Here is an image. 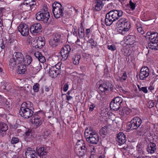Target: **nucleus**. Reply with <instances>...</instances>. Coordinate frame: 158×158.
Returning <instances> with one entry per match:
<instances>
[{
  "label": "nucleus",
  "mask_w": 158,
  "mask_h": 158,
  "mask_svg": "<svg viewBox=\"0 0 158 158\" xmlns=\"http://www.w3.org/2000/svg\"><path fill=\"white\" fill-rule=\"evenodd\" d=\"M39 84L38 83L35 84L33 85V89L35 92H37L39 91Z\"/></svg>",
  "instance_id": "47"
},
{
  "label": "nucleus",
  "mask_w": 158,
  "mask_h": 158,
  "mask_svg": "<svg viewBox=\"0 0 158 158\" xmlns=\"http://www.w3.org/2000/svg\"><path fill=\"white\" fill-rule=\"evenodd\" d=\"M103 0H95L93 4V8L95 11H100L104 6Z\"/></svg>",
  "instance_id": "15"
},
{
  "label": "nucleus",
  "mask_w": 158,
  "mask_h": 158,
  "mask_svg": "<svg viewBox=\"0 0 158 158\" xmlns=\"http://www.w3.org/2000/svg\"><path fill=\"white\" fill-rule=\"evenodd\" d=\"M25 88V89H26V90H27V93L29 92L30 89H31V86H30V85H25V86H24Z\"/></svg>",
  "instance_id": "60"
},
{
  "label": "nucleus",
  "mask_w": 158,
  "mask_h": 158,
  "mask_svg": "<svg viewBox=\"0 0 158 158\" xmlns=\"http://www.w3.org/2000/svg\"><path fill=\"white\" fill-rule=\"evenodd\" d=\"M48 6L46 4L44 5L42 7L41 10L39 12L49 13L48 11Z\"/></svg>",
  "instance_id": "37"
},
{
  "label": "nucleus",
  "mask_w": 158,
  "mask_h": 158,
  "mask_svg": "<svg viewBox=\"0 0 158 158\" xmlns=\"http://www.w3.org/2000/svg\"><path fill=\"white\" fill-rule=\"evenodd\" d=\"M31 103L30 102H24L21 105L20 110L19 111H21L23 110L26 109L27 108H29L31 107V106H29V105L30 104L31 105Z\"/></svg>",
  "instance_id": "33"
},
{
  "label": "nucleus",
  "mask_w": 158,
  "mask_h": 158,
  "mask_svg": "<svg viewBox=\"0 0 158 158\" xmlns=\"http://www.w3.org/2000/svg\"><path fill=\"white\" fill-rule=\"evenodd\" d=\"M85 135L88 143L96 144L98 142L99 139L98 135L95 131L93 130L91 127H89L85 130Z\"/></svg>",
  "instance_id": "3"
},
{
  "label": "nucleus",
  "mask_w": 158,
  "mask_h": 158,
  "mask_svg": "<svg viewBox=\"0 0 158 158\" xmlns=\"http://www.w3.org/2000/svg\"><path fill=\"white\" fill-rule=\"evenodd\" d=\"M149 70L148 68L147 67L142 68L140 71L139 74V78L140 80H144L149 75Z\"/></svg>",
  "instance_id": "12"
},
{
  "label": "nucleus",
  "mask_w": 158,
  "mask_h": 158,
  "mask_svg": "<svg viewBox=\"0 0 158 158\" xmlns=\"http://www.w3.org/2000/svg\"><path fill=\"white\" fill-rule=\"evenodd\" d=\"M116 25L118 27V32L123 35L126 34L131 28L130 22L124 18H122L118 20Z\"/></svg>",
  "instance_id": "4"
},
{
  "label": "nucleus",
  "mask_w": 158,
  "mask_h": 158,
  "mask_svg": "<svg viewBox=\"0 0 158 158\" xmlns=\"http://www.w3.org/2000/svg\"><path fill=\"white\" fill-rule=\"evenodd\" d=\"M122 112L121 114H127L128 113V108L126 107H124L122 109Z\"/></svg>",
  "instance_id": "51"
},
{
  "label": "nucleus",
  "mask_w": 158,
  "mask_h": 158,
  "mask_svg": "<svg viewBox=\"0 0 158 158\" xmlns=\"http://www.w3.org/2000/svg\"><path fill=\"white\" fill-rule=\"evenodd\" d=\"M107 128L105 126L102 127V128L100 130V133L101 135H106L107 133Z\"/></svg>",
  "instance_id": "40"
},
{
  "label": "nucleus",
  "mask_w": 158,
  "mask_h": 158,
  "mask_svg": "<svg viewBox=\"0 0 158 158\" xmlns=\"http://www.w3.org/2000/svg\"><path fill=\"white\" fill-rule=\"evenodd\" d=\"M25 135L26 137L30 139H31L33 137L32 136V133L31 132V131L30 130H28L25 132Z\"/></svg>",
  "instance_id": "42"
},
{
  "label": "nucleus",
  "mask_w": 158,
  "mask_h": 158,
  "mask_svg": "<svg viewBox=\"0 0 158 158\" xmlns=\"http://www.w3.org/2000/svg\"><path fill=\"white\" fill-rule=\"evenodd\" d=\"M19 141V139L17 137H12L11 142L12 144H15L18 143Z\"/></svg>",
  "instance_id": "49"
},
{
  "label": "nucleus",
  "mask_w": 158,
  "mask_h": 158,
  "mask_svg": "<svg viewBox=\"0 0 158 158\" xmlns=\"http://www.w3.org/2000/svg\"><path fill=\"white\" fill-rule=\"evenodd\" d=\"M31 33L37 34L42 31L41 25L40 23H35L31 25L29 29Z\"/></svg>",
  "instance_id": "10"
},
{
  "label": "nucleus",
  "mask_w": 158,
  "mask_h": 158,
  "mask_svg": "<svg viewBox=\"0 0 158 158\" xmlns=\"http://www.w3.org/2000/svg\"><path fill=\"white\" fill-rule=\"evenodd\" d=\"M54 15L55 17L56 18L58 19L61 18L63 16V11H59L57 13L56 12H53Z\"/></svg>",
  "instance_id": "39"
},
{
  "label": "nucleus",
  "mask_w": 158,
  "mask_h": 158,
  "mask_svg": "<svg viewBox=\"0 0 158 158\" xmlns=\"http://www.w3.org/2000/svg\"><path fill=\"white\" fill-rule=\"evenodd\" d=\"M71 50L70 47L69 45H66L62 48L60 51V53L64 60L67 59Z\"/></svg>",
  "instance_id": "9"
},
{
  "label": "nucleus",
  "mask_w": 158,
  "mask_h": 158,
  "mask_svg": "<svg viewBox=\"0 0 158 158\" xmlns=\"http://www.w3.org/2000/svg\"><path fill=\"white\" fill-rule=\"evenodd\" d=\"M34 55L40 62L42 63L45 62L46 59L45 57L40 52L38 51L35 52Z\"/></svg>",
  "instance_id": "24"
},
{
  "label": "nucleus",
  "mask_w": 158,
  "mask_h": 158,
  "mask_svg": "<svg viewBox=\"0 0 158 158\" xmlns=\"http://www.w3.org/2000/svg\"><path fill=\"white\" fill-rule=\"evenodd\" d=\"M61 64H62L61 63L59 62L55 66L52 67H54L56 69H55L56 70L60 73V70L61 69Z\"/></svg>",
  "instance_id": "45"
},
{
  "label": "nucleus",
  "mask_w": 158,
  "mask_h": 158,
  "mask_svg": "<svg viewBox=\"0 0 158 158\" xmlns=\"http://www.w3.org/2000/svg\"><path fill=\"white\" fill-rule=\"evenodd\" d=\"M135 25L136 27V28L137 29V28H139L140 27H142V25L140 23H139L138 21H137L136 22Z\"/></svg>",
  "instance_id": "61"
},
{
  "label": "nucleus",
  "mask_w": 158,
  "mask_h": 158,
  "mask_svg": "<svg viewBox=\"0 0 158 158\" xmlns=\"http://www.w3.org/2000/svg\"><path fill=\"white\" fill-rule=\"evenodd\" d=\"M47 151H44L43 152L42 155L40 156L41 158H48V157L47 155Z\"/></svg>",
  "instance_id": "56"
},
{
  "label": "nucleus",
  "mask_w": 158,
  "mask_h": 158,
  "mask_svg": "<svg viewBox=\"0 0 158 158\" xmlns=\"http://www.w3.org/2000/svg\"><path fill=\"white\" fill-rule=\"evenodd\" d=\"M137 29L138 32L141 34H143L144 33V31L142 29V27L139 28H137Z\"/></svg>",
  "instance_id": "57"
},
{
  "label": "nucleus",
  "mask_w": 158,
  "mask_h": 158,
  "mask_svg": "<svg viewBox=\"0 0 158 158\" xmlns=\"http://www.w3.org/2000/svg\"><path fill=\"white\" fill-rule=\"evenodd\" d=\"M31 122L36 127H39L42 123V119L40 117L35 114L32 117Z\"/></svg>",
  "instance_id": "13"
},
{
  "label": "nucleus",
  "mask_w": 158,
  "mask_h": 158,
  "mask_svg": "<svg viewBox=\"0 0 158 158\" xmlns=\"http://www.w3.org/2000/svg\"><path fill=\"white\" fill-rule=\"evenodd\" d=\"M59 43L52 38L49 40V45L52 48H55L58 45Z\"/></svg>",
  "instance_id": "31"
},
{
  "label": "nucleus",
  "mask_w": 158,
  "mask_h": 158,
  "mask_svg": "<svg viewBox=\"0 0 158 158\" xmlns=\"http://www.w3.org/2000/svg\"><path fill=\"white\" fill-rule=\"evenodd\" d=\"M32 61V58L29 55L26 56L24 58V60L23 62L24 63V64L26 65H29L31 63Z\"/></svg>",
  "instance_id": "32"
},
{
  "label": "nucleus",
  "mask_w": 158,
  "mask_h": 158,
  "mask_svg": "<svg viewBox=\"0 0 158 158\" xmlns=\"http://www.w3.org/2000/svg\"><path fill=\"white\" fill-rule=\"evenodd\" d=\"M54 67L52 66L49 69L48 73L49 75L52 78H55L57 77L60 73Z\"/></svg>",
  "instance_id": "21"
},
{
  "label": "nucleus",
  "mask_w": 158,
  "mask_h": 158,
  "mask_svg": "<svg viewBox=\"0 0 158 158\" xmlns=\"http://www.w3.org/2000/svg\"><path fill=\"white\" fill-rule=\"evenodd\" d=\"M112 89V85L109 82H106L100 85L99 87V89L102 92L105 93L109 90H111Z\"/></svg>",
  "instance_id": "14"
},
{
  "label": "nucleus",
  "mask_w": 158,
  "mask_h": 158,
  "mask_svg": "<svg viewBox=\"0 0 158 158\" xmlns=\"http://www.w3.org/2000/svg\"><path fill=\"white\" fill-rule=\"evenodd\" d=\"M8 129L7 124L4 123H0V135L3 136L6 134V131Z\"/></svg>",
  "instance_id": "19"
},
{
  "label": "nucleus",
  "mask_w": 158,
  "mask_h": 158,
  "mask_svg": "<svg viewBox=\"0 0 158 158\" xmlns=\"http://www.w3.org/2000/svg\"><path fill=\"white\" fill-rule=\"evenodd\" d=\"M139 91H142L143 93H147L148 92L147 87H142L141 88H139Z\"/></svg>",
  "instance_id": "52"
},
{
  "label": "nucleus",
  "mask_w": 158,
  "mask_h": 158,
  "mask_svg": "<svg viewBox=\"0 0 158 158\" xmlns=\"http://www.w3.org/2000/svg\"><path fill=\"white\" fill-rule=\"evenodd\" d=\"M50 130H46L44 132V135L45 137H46L50 134Z\"/></svg>",
  "instance_id": "58"
},
{
  "label": "nucleus",
  "mask_w": 158,
  "mask_h": 158,
  "mask_svg": "<svg viewBox=\"0 0 158 158\" xmlns=\"http://www.w3.org/2000/svg\"><path fill=\"white\" fill-rule=\"evenodd\" d=\"M147 105L149 108H152L154 106V102L152 101H149L148 102Z\"/></svg>",
  "instance_id": "55"
},
{
  "label": "nucleus",
  "mask_w": 158,
  "mask_h": 158,
  "mask_svg": "<svg viewBox=\"0 0 158 158\" xmlns=\"http://www.w3.org/2000/svg\"><path fill=\"white\" fill-rule=\"evenodd\" d=\"M117 138V141L119 144H124L126 141L125 135L122 132H120L118 134Z\"/></svg>",
  "instance_id": "18"
},
{
  "label": "nucleus",
  "mask_w": 158,
  "mask_h": 158,
  "mask_svg": "<svg viewBox=\"0 0 158 158\" xmlns=\"http://www.w3.org/2000/svg\"><path fill=\"white\" fill-rule=\"evenodd\" d=\"M64 37L60 34L55 33L52 35V38L59 43L64 38Z\"/></svg>",
  "instance_id": "26"
},
{
  "label": "nucleus",
  "mask_w": 158,
  "mask_h": 158,
  "mask_svg": "<svg viewBox=\"0 0 158 158\" xmlns=\"http://www.w3.org/2000/svg\"><path fill=\"white\" fill-rule=\"evenodd\" d=\"M69 88V84L68 83H66L64 87V91L65 92Z\"/></svg>",
  "instance_id": "59"
},
{
  "label": "nucleus",
  "mask_w": 158,
  "mask_h": 158,
  "mask_svg": "<svg viewBox=\"0 0 158 158\" xmlns=\"http://www.w3.org/2000/svg\"><path fill=\"white\" fill-rule=\"evenodd\" d=\"M77 148H80L81 149H85V148L87 147L86 146V144L83 140H78L77 142Z\"/></svg>",
  "instance_id": "27"
},
{
  "label": "nucleus",
  "mask_w": 158,
  "mask_h": 158,
  "mask_svg": "<svg viewBox=\"0 0 158 158\" xmlns=\"http://www.w3.org/2000/svg\"><path fill=\"white\" fill-rule=\"evenodd\" d=\"M36 151V153L40 157L42 155L43 152H44V151H46L44 148L43 147H37Z\"/></svg>",
  "instance_id": "34"
},
{
  "label": "nucleus",
  "mask_w": 158,
  "mask_h": 158,
  "mask_svg": "<svg viewBox=\"0 0 158 158\" xmlns=\"http://www.w3.org/2000/svg\"><path fill=\"white\" fill-rule=\"evenodd\" d=\"M1 44H0V47L2 49H3L5 48V45L3 44V42L2 40L1 41Z\"/></svg>",
  "instance_id": "63"
},
{
  "label": "nucleus",
  "mask_w": 158,
  "mask_h": 158,
  "mask_svg": "<svg viewBox=\"0 0 158 158\" xmlns=\"http://www.w3.org/2000/svg\"><path fill=\"white\" fill-rule=\"evenodd\" d=\"M52 12L57 13L59 11H63V8L61 4L57 2H54L52 5ZM57 14L58 13H57Z\"/></svg>",
  "instance_id": "17"
},
{
  "label": "nucleus",
  "mask_w": 158,
  "mask_h": 158,
  "mask_svg": "<svg viewBox=\"0 0 158 158\" xmlns=\"http://www.w3.org/2000/svg\"><path fill=\"white\" fill-rule=\"evenodd\" d=\"M31 108L32 106H31L30 108L19 111L20 114L25 118H28L31 117L33 114V111L31 109Z\"/></svg>",
  "instance_id": "8"
},
{
  "label": "nucleus",
  "mask_w": 158,
  "mask_h": 158,
  "mask_svg": "<svg viewBox=\"0 0 158 158\" xmlns=\"http://www.w3.org/2000/svg\"><path fill=\"white\" fill-rule=\"evenodd\" d=\"M20 90L23 91L24 93H27L26 89H25V86L21 87L20 88Z\"/></svg>",
  "instance_id": "62"
},
{
  "label": "nucleus",
  "mask_w": 158,
  "mask_h": 158,
  "mask_svg": "<svg viewBox=\"0 0 158 158\" xmlns=\"http://www.w3.org/2000/svg\"><path fill=\"white\" fill-rule=\"evenodd\" d=\"M127 78V74L126 72H124L121 77H119V80L121 81H123L126 80Z\"/></svg>",
  "instance_id": "48"
},
{
  "label": "nucleus",
  "mask_w": 158,
  "mask_h": 158,
  "mask_svg": "<svg viewBox=\"0 0 158 158\" xmlns=\"http://www.w3.org/2000/svg\"><path fill=\"white\" fill-rule=\"evenodd\" d=\"M36 19L38 21H41L44 23H47L50 17L49 13L38 12L36 14Z\"/></svg>",
  "instance_id": "7"
},
{
  "label": "nucleus",
  "mask_w": 158,
  "mask_h": 158,
  "mask_svg": "<svg viewBox=\"0 0 158 158\" xmlns=\"http://www.w3.org/2000/svg\"><path fill=\"white\" fill-rule=\"evenodd\" d=\"M28 41L29 43L31 44V46L34 48L37 49L36 47L37 46V41H38V39L36 38H32L31 36H29L27 38Z\"/></svg>",
  "instance_id": "23"
},
{
  "label": "nucleus",
  "mask_w": 158,
  "mask_h": 158,
  "mask_svg": "<svg viewBox=\"0 0 158 158\" xmlns=\"http://www.w3.org/2000/svg\"><path fill=\"white\" fill-rule=\"evenodd\" d=\"M156 149V145L153 143H150L148 144L147 148L148 152L151 154L154 153Z\"/></svg>",
  "instance_id": "22"
},
{
  "label": "nucleus",
  "mask_w": 158,
  "mask_h": 158,
  "mask_svg": "<svg viewBox=\"0 0 158 158\" xmlns=\"http://www.w3.org/2000/svg\"><path fill=\"white\" fill-rule=\"evenodd\" d=\"M36 152L33 149L30 148H28L27 149V150L25 152V155L26 156H32V155H36L35 154Z\"/></svg>",
  "instance_id": "30"
},
{
  "label": "nucleus",
  "mask_w": 158,
  "mask_h": 158,
  "mask_svg": "<svg viewBox=\"0 0 158 158\" xmlns=\"http://www.w3.org/2000/svg\"><path fill=\"white\" fill-rule=\"evenodd\" d=\"M123 15V12L121 10H110L106 15L105 23L106 26H110L113 22L118 19Z\"/></svg>",
  "instance_id": "1"
},
{
  "label": "nucleus",
  "mask_w": 158,
  "mask_h": 158,
  "mask_svg": "<svg viewBox=\"0 0 158 158\" xmlns=\"http://www.w3.org/2000/svg\"><path fill=\"white\" fill-rule=\"evenodd\" d=\"M14 57L15 58V60L17 61L18 64L22 63L24 60V57L23 54L20 52H16Z\"/></svg>",
  "instance_id": "20"
},
{
  "label": "nucleus",
  "mask_w": 158,
  "mask_h": 158,
  "mask_svg": "<svg viewBox=\"0 0 158 158\" xmlns=\"http://www.w3.org/2000/svg\"><path fill=\"white\" fill-rule=\"evenodd\" d=\"M129 148V147L127 145H125V146H123L121 148L122 151L123 152H125V151L128 150V149Z\"/></svg>",
  "instance_id": "54"
},
{
  "label": "nucleus",
  "mask_w": 158,
  "mask_h": 158,
  "mask_svg": "<svg viewBox=\"0 0 158 158\" xmlns=\"http://www.w3.org/2000/svg\"><path fill=\"white\" fill-rule=\"evenodd\" d=\"M123 102L121 98L118 97L114 98L110 104L111 109L114 110H118L120 107L121 104Z\"/></svg>",
  "instance_id": "5"
},
{
  "label": "nucleus",
  "mask_w": 158,
  "mask_h": 158,
  "mask_svg": "<svg viewBox=\"0 0 158 158\" xmlns=\"http://www.w3.org/2000/svg\"><path fill=\"white\" fill-rule=\"evenodd\" d=\"M142 121L138 117H135L133 118L128 124L129 127L132 129H136L141 125Z\"/></svg>",
  "instance_id": "6"
},
{
  "label": "nucleus",
  "mask_w": 158,
  "mask_h": 158,
  "mask_svg": "<svg viewBox=\"0 0 158 158\" xmlns=\"http://www.w3.org/2000/svg\"><path fill=\"white\" fill-rule=\"evenodd\" d=\"M79 149V148H78V151L77 152H77V153L80 156H82L86 152L87 150V148H85V149H81V151H80Z\"/></svg>",
  "instance_id": "41"
},
{
  "label": "nucleus",
  "mask_w": 158,
  "mask_h": 158,
  "mask_svg": "<svg viewBox=\"0 0 158 158\" xmlns=\"http://www.w3.org/2000/svg\"><path fill=\"white\" fill-rule=\"evenodd\" d=\"M145 37L146 39H149L150 41L147 48L154 50H158V33L155 32H148Z\"/></svg>",
  "instance_id": "2"
},
{
  "label": "nucleus",
  "mask_w": 158,
  "mask_h": 158,
  "mask_svg": "<svg viewBox=\"0 0 158 158\" xmlns=\"http://www.w3.org/2000/svg\"><path fill=\"white\" fill-rule=\"evenodd\" d=\"M148 89L150 91H151V92L152 93V90H154V87L152 86H150L149 87Z\"/></svg>",
  "instance_id": "64"
},
{
  "label": "nucleus",
  "mask_w": 158,
  "mask_h": 158,
  "mask_svg": "<svg viewBox=\"0 0 158 158\" xmlns=\"http://www.w3.org/2000/svg\"><path fill=\"white\" fill-rule=\"evenodd\" d=\"M22 3L25 5H27L32 7L35 4V2L33 1L32 0H25Z\"/></svg>",
  "instance_id": "35"
},
{
  "label": "nucleus",
  "mask_w": 158,
  "mask_h": 158,
  "mask_svg": "<svg viewBox=\"0 0 158 158\" xmlns=\"http://www.w3.org/2000/svg\"><path fill=\"white\" fill-rule=\"evenodd\" d=\"M18 31L23 36H26L29 33V27L25 24H21L18 27Z\"/></svg>",
  "instance_id": "11"
},
{
  "label": "nucleus",
  "mask_w": 158,
  "mask_h": 158,
  "mask_svg": "<svg viewBox=\"0 0 158 158\" xmlns=\"http://www.w3.org/2000/svg\"><path fill=\"white\" fill-rule=\"evenodd\" d=\"M37 43H38L37 44V46L36 47L37 48H41L45 44V43L43 40L42 41L41 40H38Z\"/></svg>",
  "instance_id": "38"
},
{
  "label": "nucleus",
  "mask_w": 158,
  "mask_h": 158,
  "mask_svg": "<svg viewBox=\"0 0 158 158\" xmlns=\"http://www.w3.org/2000/svg\"><path fill=\"white\" fill-rule=\"evenodd\" d=\"M126 42L127 45H132L135 42L136 36L129 34L126 37Z\"/></svg>",
  "instance_id": "16"
},
{
  "label": "nucleus",
  "mask_w": 158,
  "mask_h": 158,
  "mask_svg": "<svg viewBox=\"0 0 158 158\" xmlns=\"http://www.w3.org/2000/svg\"><path fill=\"white\" fill-rule=\"evenodd\" d=\"M107 48L108 49L112 51H114L116 49L115 46L113 44L108 45Z\"/></svg>",
  "instance_id": "50"
},
{
  "label": "nucleus",
  "mask_w": 158,
  "mask_h": 158,
  "mask_svg": "<svg viewBox=\"0 0 158 158\" xmlns=\"http://www.w3.org/2000/svg\"><path fill=\"white\" fill-rule=\"evenodd\" d=\"M78 35L80 38H83L84 36V29L82 24L78 29Z\"/></svg>",
  "instance_id": "36"
},
{
  "label": "nucleus",
  "mask_w": 158,
  "mask_h": 158,
  "mask_svg": "<svg viewBox=\"0 0 158 158\" xmlns=\"http://www.w3.org/2000/svg\"><path fill=\"white\" fill-rule=\"evenodd\" d=\"M33 67L34 69H35L37 70L35 71V72H39L41 69V65L39 62H37Z\"/></svg>",
  "instance_id": "43"
},
{
  "label": "nucleus",
  "mask_w": 158,
  "mask_h": 158,
  "mask_svg": "<svg viewBox=\"0 0 158 158\" xmlns=\"http://www.w3.org/2000/svg\"><path fill=\"white\" fill-rule=\"evenodd\" d=\"M95 107V105L94 103H91V104L89 106V111L91 112L92 111Z\"/></svg>",
  "instance_id": "53"
},
{
  "label": "nucleus",
  "mask_w": 158,
  "mask_h": 158,
  "mask_svg": "<svg viewBox=\"0 0 158 158\" xmlns=\"http://www.w3.org/2000/svg\"><path fill=\"white\" fill-rule=\"evenodd\" d=\"M128 6L132 10H134L135 7V4L131 0L130 1Z\"/></svg>",
  "instance_id": "46"
},
{
  "label": "nucleus",
  "mask_w": 158,
  "mask_h": 158,
  "mask_svg": "<svg viewBox=\"0 0 158 158\" xmlns=\"http://www.w3.org/2000/svg\"><path fill=\"white\" fill-rule=\"evenodd\" d=\"M19 64L17 73L20 74H24L26 70V66L22 63Z\"/></svg>",
  "instance_id": "25"
},
{
  "label": "nucleus",
  "mask_w": 158,
  "mask_h": 158,
  "mask_svg": "<svg viewBox=\"0 0 158 158\" xmlns=\"http://www.w3.org/2000/svg\"><path fill=\"white\" fill-rule=\"evenodd\" d=\"M81 58L80 55H76L72 57V61L73 64L77 65L79 63V61Z\"/></svg>",
  "instance_id": "28"
},
{
  "label": "nucleus",
  "mask_w": 158,
  "mask_h": 158,
  "mask_svg": "<svg viewBox=\"0 0 158 158\" xmlns=\"http://www.w3.org/2000/svg\"><path fill=\"white\" fill-rule=\"evenodd\" d=\"M21 5L22 6V8L24 10H25V11L30 10H31L32 8L31 7H30L27 5H25L22 3H21Z\"/></svg>",
  "instance_id": "44"
},
{
  "label": "nucleus",
  "mask_w": 158,
  "mask_h": 158,
  "mask_svg": "<svg viewBox=\"0 0 158 158\" xmlns=\"http://www.w3.org/2000/svg\"><path fill=\"white\" fill-rule=\"evenodd\" d=\"M17 62H18L15 60V58L14 57V55H13V57L11 58L10 60L9 65L10 68L13 69L14 68L16 67Z\"/></svg>",
  "instance_id": "29"
}]
</instances>
